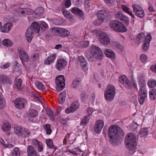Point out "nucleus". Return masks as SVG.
Listing matches in <instances>:
<instances>
[{
  "label": "nucleus",
  "instance_id": "obj_1",
  "mask_svg": "<svg viewBox=\"0 0 156 156\" xmlns=\"http://www.w3.org/2000/svg\"><path fill=\"white\" fill-rule=\"evenodd\" d=\"M136 137L132 133H128L125 139V144L126 147L129 150L132 151V153L135 151V147L136 142Z\"/></svg>",
  "mask_w": 156,
  "mask_h": 156
},
{
  "label": "nucleus",
  "instance_id": "obj_2",
  "mask_svg": "<svg viewBox=\"0 0 156 156\" xmlns=\"http://www.w3.org/2000/svg\"><path fill=\"white\" fill-rule=\"evenodd\" d=\"M108 133L110 143L113 146H116L117 145V125H111L108 128Z\"/></svg>",
  "mask_w": 156,
  "mask_h": 156
},
{
  "label": "nucleus",
  "instance_id": "obj_3",
  "mask_svg": "<svg viewBox=\"0 0 156 156\" xmlns=\"http://www.w3.org/2000/svg\"><path fill=\"white\" fill-rule=\"evenodd\" d=\"M115 94V88L112 84H108L105 90L104 96L108 101H112Z\"/></svg>",
  "mask_w": 156,
  "mask_h": 156
},
{
  "label": "nucleus",
  "instance_id": "obj_4",
  "mask_svg": "<svg viewBox=\"0 0 156 156\" xmlns=\"http://www.w3.org/2000/svg\"><path fill=\"white\" fill-rule=\"evenodd\" d=\"M65 80L64 76L63 75H60L57 77L55 79V83L56 85L55 88L58 91L63 90L65 86Z\"/></svg>",
  "mask_w": 156,
  "mask_h": 156
},
{
  "label": "nucleus",
  "instance_id": "obj_5",
  "mask_svg": "<svg viewBox=\"0 0 156 156\" xmlns=\"http://www.w3.org/2000/svg\"><path fill=\"white\" fill-rule=\"evenodd\" d=\"M51 30L52 32L55 33L56 35L59 36L65 37H67L70 35L69 31L64 28L53 27Z\"/></svg>",
  "mask_w": 156,
  "mask_h": 156
},
{
  "label": "nucleus",
  "instance_id": "obj_6",
  "mask_svg": "<svg viewBox=\"0 0 156 156\" xmlns=\"http://www.w3.org/2000/svg\"><path fill=\"white\" fill-rule=\"evenodd\" d=\"M27 101L25 99L19 98L15 99L14 104L15 107L18 109L21 110L24 108Z\"/></svg>",
  "mask_w": 156,
  "mask_h": 156
},
{
  "label": "nucleus",
  "instance_id": "obj_7",
  "mask_svg": "<svg viewBox=\"0 0 156 156\" xmlns=\"http://www.w3.org/2000/svg\"><path fill=\"white\" fill-rule=\"evenodd\" d=\"M67 61L64 58L58 59L55 64V68L58 71H61L64 69L67 66Z\"/></svg>",
  "mask_w": 156,
  "mask_h": 156
},
{
  "label": "nucleus",
  "instance_id": "obj_8",
  "mask_svg": "<svg viewBox=\"0 0 156 156\" xmlns=\"http://www.w3.org/2000/svg\"><path fill=\"white\" fill-rule=\"evenodd\" d=\"M133 12L135 15L140 18H143L145 15L144 12L142 8L138 5H132Z\"/></svg>",
  "mask_w": 156,
  "mask_h": 156
},
{
  "label": "nucleus",
  "instance_id": "obj_9",
  "mask_svg": "<svg viewBox=\"0 0 156 156\" xmlns=\"http://www.w3.org/2000/svg\"><path fill=\"white\" fill-rule=\"evenodd\" d=\"M110 12L107 10L101 9L99 10L97 13V17L98 19L102 20H104L105 19L106 20L111 19V16L109 15V13Z\"/></svg>",
  "mask_w": 156,
  "mask_h": 156
},
{
  "label": "nucleus",
  "instance_id": "obj_10",
  "mask_svg": "<svg viewBox=\"0 0 156 156\" xmlns=\"http://www.w3.org/2000/svg\"><path fill=\"white\" fill-rule=\"evenodd\" d=\"M91 53L95 57L99 59H101L103 57V53L100 48L98 47L94 46L91 48Z\"/></svg>",
  "mask_w": 156,
  "mask_h": 156
},
{
  "label": "nucleus",
  "instance_id": "obj_11",
  "mask_svg": "<svg viewBox=\"0 0 156 156\" xmlns=\"http://www.w3.org/2000/svg\"><path fill=\"white\" fill-rule=\"evenodd\" d=\"M119 82L128 89L130 88L132 86V82L125 76L122 75L119 78Z\"/></svg>",
  "mask_w": 156,
  "mask_h": 156
},
{
  "label": "nucleus",
  "instance_id": "obj_12",
  "mask_svg": "<svg viewBox=\"0 0 156 156\" xmlns=\"http://www.w3.org/2000/svg\"><path fill=\"white\" fill-rule=\"evenodd\" d=\"M99 41L101 44L105 45H108L110 43V39L108 35L104 33L100 34Z\"/></svg>",
  "mask_w": 156,
  "mask_h": 156
},
{
  "label": "nucleus",
  "instance_id": "obj_13",
  "mask_svg": "<svg viewBox=\"0 0 156 156\" xmlns=\"http://www.w3.org/2000/svg\"><path fill=\"white\" fill-rule=\"evenodd\" d=\"M151 39L152 37L150 35H148L145 37L142 45V50L144 52H145L148 50Z\"/></svg>",
  "mask_w": 156,
  "mask_h": 156
},
{
  "label": "nucleus",
  "instance_id": "obj_14",
  "mask_svg": "<svg viewBox=\"0 0 156 156\" xmlns=\"http://www.w3.org/2000/svg\"><path fill=\"white\" fill-rule=\"evenodd\" d=\"M139 95L138 100L140 104L143 105L146 98L147 94V91L146 90H140L139 92Z\"/></svg>",
  "mask_w": 156,
  "mask_h": 156
},
{
  "label": "nucleus",
  "instance_id": "obj_15",
  "mask_svg": "<svg viewBox=\"0 0 156 156\" xmlns=\"http://www.w3.org/2000/svg\"><path fill=\"white\" fill-rule=\"evenodd\" d=\"M27 156H38L36 150L31 145H29L27 148Z\"/></svg>",
  "mask_w": 156,
  "mask_h": 156
},
{
  "label": "nucleus",
  "instance_id": "obj_16",
  "mask_svg": "<svg viewBox=\"0 0 156 156\" xmlns=\"http://www.w3.org/2000/svg\"><path fill=\"white\" fill-rule=\"evenodd\" d=\"M118 19L122 23H124L126 26L128 25L129 18L122 12H118Z\"/></svg>",
  "mask_w": 156,
  "mask_h": 156
},
{
  "label": "nucleus",
  "instance_id": "obj_17",
  "mask_svg": "<svg viewBox=\"0 0 156 156\" xmlns=\"http://www.w3.org/2000/svg\"><path fill=\"white\" fill-rule=\"evenodd\" d=\"M12 80L10 77L4 75H0V84H11Z\"/></svg>",
  "mask_w": 156,
  "mask_h": 156
},
{
  "label": "nucleus",
  "instance_id": "obj_18",
  "mask_svg": "<svg viewBox=\"0 0 156 156\" xmlns=\"http://www.w3.org/2000/svg\"><path fill=\"white\" fill-rule=\"evenodd\" d=\"M78 59L80 62L81 67L84 71L86 72L88 70V65L84 58L82 56H80L78 57Z\"/></svg>",
  "mask_w": 156,
  "mask_h": 156
},
{
  "label": "nucleus",
  "instance_id": "obj_19",
  "mask_svg": "<svg viewBox=\"0 0 156 156\" xmlns=\"http://www.w3.org/2000/svg\"><path fill=\"white\" fill-rule=\"evenodd\" d=\"M32 146L36 147L39 152H41L43 151V145L41 142L36 139H33L32 142Z\"/></svg>",
  "mask_w": 156,
  "mask_h": 156
},
{
  "label": "nucleus",
  "instance_id": "obj_20",
  "mask_svg": "<svg viewBox=\"0 0 156 156\" xmlns=\"http://www.w3.org/2000/svg\"><path fill=\"white\" fill-rule=\"evenodd\" d=\"M28 28L30 30L32 31L34 34L38 33L40 30V25L38 23L36 22L32 23L31 26L29 27Z\"/></svg>",
  "mask_w": 156,
  "mask_h": 156
},
{
  "label": "nucleus",
  "instance_id": "obj_21",
  "mask_svg": "<svg viewBox=\"0 0 156 156\" xmlns=\"http://www.w3.org/2000/svg\"><path fill=\"white\" fill-rule=\"evenodd\" d=\"M56 54L53 53L48 56L44 62V64L47 65H50L54 62L56 58Z\"/></svg>",
  "mask_w": 156,
  "mask_h": 156
},
{
  "label": "nucleus",
  "instance_id": "obj_22",
  "mask_svg": "<svg viewBox=\"0 0 156 156\" xmlns=\"http://www.w3.org/2000/svg\"><path fill=\"white\" fill-rule=\"evenodd\" d=\"M71 12L74 14L78 16L80 18L83 19L84 14L82 11L77 7H73L71 9Z\"/></svg>",
  "mask_w": 156,
  "mask_h": 156
},
{
  "label": "nucleus",
  "instance_id": "obj_23",
  "mask_svg": "<svg viewBox=\"0 0 156 156\" xmlns=\"http://www.w3.org/2000/svg\"><path fill=\"white\" fill-rule=\"evenodd\" d=\"M124 136L123 130L118 126V143H121L122 141Z\"/></svg>",
  "mask_w": 156,
  "mask_h": 156
},
{
  "label": "nucleus",
  "instance_id": "obj_24",
  "mask_svg": "<svg viewBox=\"0 0 156 156\" xmlns=\"http://www.w3.org/2000/svg\"><path fill=\"white\" fill-rule=\"evenodd\" d=\"M19 52L20 55V58L21 60H23L26 62L29 61V57L26 51L20 50L19 51Z\"/></svg>",
  "mask_w": 156,
  "mask_h": 156
},
{
  "label": "nucleus",
  "instance_id": "obj_25",
  "mask_svg": "<svg viewBox=\"0 0 156 156\" xmlns=\"http://www.w3.org/2000/svg\"><path fill=\"white\" fill-rule=\"evenodd\" d=\"M24 127L21 126H15L14 128V133L18 137L22 136Z\"/></svg>",
  "mask_w": 156,
  "mask_h": 156
},
{
  "label": "nucleus",
  "instance_id": "obj_26",
  "mask_svg": "<svg viewBox=\"0 0 156 156\" xmlns=\"http://www.w3.org/2000/svg\"><path fill=\"white\" fill-rule=\"evenodd\" d=\"M44 9L42 7H38L35 10V17L37 19H39L44 13Z\"/></svg>",
  "mask_w": 156,
  "mask_h": 156
},
{
  "label": "nucleus",
  "instance_id": "obj_27",
  "mask_svg": "<svg viewBox=\"0 0 156 156\" xmlns=\"http://www.w3.org/2000/svg\"><path fill=\"white\" fill-rule=\"evenodd\" d=\"M22 80L20 78L16 80L15 84L13 86L14 88L17 89L19 91H22L23 88L22 86Z\"/></svg>",
  "mask_w": 156,
  "mask_h": 156
},
{
  "label": "nucleus",
  "instance_id": "obj_28",
  "mask_svg": "<svg viewBox=\"0 0 156 156\" xmlns=\"http://www.w3.org/2000/svg\"><path fill=\"white\" fill-rule=\"evenodd\" d=\"M139 83L140 87L139 90L141 89L146 90L145 87V86L146 85L145 80V76L143 75H141L139 77Z\"/></svg>",
  "mask_w": 156,
  "mask_h": 156
},
{
  "label": "nucleus",
  "instance_id": "obj_29",
  "mask_svg": "<svg viewBox=\"0 0 156 156\" xmlns=\"http://www.w3.org/2000/svg\"><path fill=\"white\" fill-rule=\"evenodd\" d=\"M121 8L123 12L127 13L132 18H135V17L133 14L132 11L127 6L124 5H121Z\"/></svg>",
  "mask_w": 156,
  "mask_h": 156
},
{
  "label": "nucleus",
  "instance_id": "obj_30",
  "mask_svg": "<svg viewBox=\"0 0 156 156\" xmlns=\"http://www.w3.org/2000/svg\"><path fill=\"white\" fill-rule=\"evenodd\" d=\"M34 34L31 30L28 28L27 29L25 34L26 39L28 42L30 43L33 37V34Z\"/></svg>",
  "mask_w": 156,
  "mask_h": 156
},
{
  "label": "nucleus",
  "instance_id": "obj_31",
  "mask_svg": "<svg viewBox=\"0 0 156 156\" xmlns=\"http://www.w3.org/2000/svg\"><path fill=\"white\" fill-rule=\"evenodd\" d=\"M127 30L126 27L121 22L118 21V32H124Z\"/></svg>",
  "mask_w": 156,
  "mask_h": 156
},
{
  "label": "nucleus",
  "instance_id": "obj_32",
  "mask_svg": "<svg viewBox=\"0 0 156 156\" xmlns=\"http://www.w3.org/2000/svg\"><path fill=\"white\" fill-rule=\"evenodd\" d=\"M12 24L10 23H8L4 24L2 27L1 31L2 32L7 33L10 30L11 27L12 26Z\"/></svg>",
  "mask_w": 156,
  "mask_h": 156
},
{
  "label": "nucleus",
  "instance_id": "obj_33",
  "mask_svg": "<svg viewBox=\"0 0 156 156\" xmlns=\"http://www.w3.org/2000/svg\"><path fill=\"white\" fill-rule=\"evenodd\" d=\"M11 126L10 123L7 121H4L2 124V129L4 131H8L10 129Z\"/></svg>",
  "mask_w": 156,
  "mask_h": 156
},
{
  "label": "nucleus",
  "instance_id": "obj_34",
  "mask_svg": "<svg viewBox=\"0 0 156 156\" xmlns=\"http://www.w3.org/2000/svg\"><path fill=\"white\" fill-rule=\"evenodd\" d=\"M104 53L106 57L109 58H114L115 55L114 52L111 49L108 48L105 49Z\"/></svg>",
  "mask_w": 156,
  "mask_h": 156
},
{
  "label": "nucleus",
  "instance_id": "obj_35",
  "mask_svg": "<svg viewBox=\"0 0 156 156\" xmlns=\"http://www.w3.org/2000/svg\"><path fill=\"white\" fill-rule=\"evenodd\" d=\"M66 96V94L65 91H63L59 94L58 100L60 104H62L65 102Z\"/></svg>",
  "mask_w": 156,
  "mask_h": 156
},
{
  "label": "nucleus",
  "instance_id": "obj_36",
  "mask_svg": "<svg viewBox=\"0 0 156 156\" xmlns=\"http://www.w3.org/2000/svg\"><path fill=\"white\" fill-rule=\"evenodd\" d=\"M23 130L21 136L24 138H28L31 134L30 130L28 129L25 127L24 128Z\"/></svg>",
  "mask_w": 156,
  "mask_h": 156
},
{
  "label": "nucleus",
  "instance_id": "obj_37",
  "mask_svg": "<svg viewBox=\"0 0 156 156\" xmlns=\"http://www.w3.org/2000/svg\"><path fill=\"white\" fill-rule=\"evenodd\" d=\"M38 115V112L35 110L31 109L28 112V115L31 118H34Z\"/></svg>",
  "mask_w": 156,
  "mask_h": 156
},
{
  "label": "nucleus",
  "instance_id": "obj_38",
  "mask_svg": "<svg viewBox=\"0 0 156 156\" xmlns=\"http://www.w3.org/2000/svg\"><path fill=\"white\" fill-rule=\"evenodd\" d=\"M148 131L147 128H143L140 130V134L141 137H146L148 134Z\"/></svg>",
  "mask_w": 156,
  "mask_h": 156
},
{
  "label": "nucleus",
  "instance_id": "obj_39",
  "mask_svg": "<svg viewBox=\"0 0 156 156\" xmlns=\"http://www.w3.org/2000/svg\"><path fill=\"white\" fill-rule=\"evenodd\" d=\"M109 26L111 28L116 31H117V21L112 20L109 23Z\"/></svg>",
  "mask_w": 156,
  "mask_h": 156
},
{
  "label": "nucleus",
  "instance_id": "obj_40",
  "mask_svg": "<svg viewBox=\"0 0 156 156\" xmlns=\"http://www.w3.org/2000/svg\"><path fill=\"white\" fill-rule=\"evenodd\" d=\"M46 142L48 147L51 149H55L56 146H54L52 140L51 139H47Z\"/></svg>",
  "mask_w": 156,
  "mask_h": 156
},
{
  "label": "nucleus",
  "instance_id": "obj_41",
  "mask_svg": "<svg viewBox=\"0 0 156 156\" xmlns=\"http://www.w3.org/2000/svg\"><path fill=\"white\" fill-rule=\"evenodd\" d=\"M3 45L6 47H10L12 44V42L9 39H4L2 42Z\"/></svg>",
  "mask_w": 156,
  "mask_h": 156
},
{
  "label": "nucleus",
  "instance_id": "obj_42",
  "mask_svg": "<svg viewBox=\"0 0 156 156\" xmlns=\"http://www.w3.org/2000/svg\"><path fill=\"white\" fill-rule=\"evenodd\" d=\"M43 127L46 131L47 134L50 135L51 133V126L50 124H47L43 126Z\"/></svg>",
  "mask_w": 156,
  "mask_h": 156
},
{
  "label": "nucleus",
  "instance_id": "obj_43",
  "mask_svg": "<svg viewBox=\"0 0 156 156\" xmlns=\"http://www.w3.org/2000/svg\"><path fill=\"white\" fill-rule=\"evenodd\" d=\"M149 96L152 100H154L156 98V90L155 89H151L149 92Z\"/></svg>",
  "mask_w": 156,
  "mask_h": 156
},
{
  "label": "nucleus",
  "instance_id": "obj_44",
  "mask_svg": "<svg viewBox=\"0 0 156 156\" xmlns=\"http://www.w3.org/2000/svg\"><path fill=\"white\" fill-rule=\"evenodd\" d=\"M80 96L82 102L85 103H87V97L86 96V92L84 91L82 92L80 94Z\"/></svg>",
  "mask_w": 156,
  "mask_h": 156
},
{
  "label": "nucleus",
  "instance_id": "obj_45",
  "mask_svg": "<svg viewBox=\"0 0 156 156\" xmlns=\"http://www.w3.org/2000/svg\"><path fill=\"white\" fill-rule=\"evenodd\" d=\"M70 106L73 110L74 112L78 108L79 104L78 102L75 101L73 102Z\"/></svg>",
  "mask_w": 156,
  "mask_h": 156
},
{
  "label": "nucleus",
  "instance_id": "obj_46",
  "mask_svg": "<svg viewBox=\"0 0 156 156\" xmlns=\"http://www.w3.org/2000/svg\"><path fill=\"white\" fill-rule=\"evenodd\" d=\"M80 82V80L79 79H76L74 80L72 84V87L73 88H76L79 85Z\"/></svg>",
  "mask_w": 156,
  "mask_h": 156
},
{
  "label": "nucleus",
  "instance_id": "obj_47",
  "mask_svg": "<svg viewBox=\"0 0 156 156\" xmlns=\"http://www.w3.org/2000/svg\"><path fill=\"white\" fill-rule=\"evenodd\" d=\"M147 84L150 87L154 88L156 86V81L154 80H150L148 81Z\"/></svg>",
  "mask_w": 156,
  "mask_h": 156
},
{
  "label": "nucleus",
  "instance_id": "obj_48",
  "mask_svg": "<svg viewBox=\"0 0 156 156\" xmlns=\"http://www.w3.org/2000/svg\"><path fill=\"white\" fill-rule=\"evenodd\" d=\"M47 115L50 117V119L53 121L54 120V117L51 111L49 109L46 110Z\"/></svg>",
  "mask_w": 156,
  "mask_h": 156
},
{
  "label": "nucleus",
  "instance_id": "obj_49",
  "mask_svg": "<svg viewBox=\"0 0 156 156\" xmlns=\"http://www.w3.org/2000/svg\"><path fill=\"white\" fill-rule=\"evenodd\" d=\"M87 118V116H85L83 118L80 123V125L81 126H85L87 125L88 122Z\"/></svg>",
  "mask_w": 156,
  "mask_h": 156
},
{
  "label": "nucleus",
  "instance_id": "obj_50",
  "mask_svg": "<svg viewBox=\"0 0 156 156\" xmlns=\"http://www.w3.org/2000/svg\"><path fill=\"white\" fill-rule=\"evenodd\" d=\"M35 84L37 87L39 89L43 90L45 88L44 86L40 82H37L35 83Z\"/></svg>",
  "mask_w": 156,
  "mask_h": 156
},
{
  "label": "nucleus",
  "instance_id": "obj_51",
  "mask_svg": "<svg viewBox=\"0 0 156 156\" xmlns=\"http://www.w3.org/2000/svg\"><path fill=\"white\" fill-rule=\"evenodd\" d=\"M52 22L55 24L58 25H60L63 23V22L61 20L58 19H54L52 20Z\"/></svg>",
  "mask_w": 156,
  "mask_h": 156
},
{
  "label": "nucleus",
  "instance_id": "obj_52",
  "mask_svg": "<svg viewBox=\"0 0 156 156\" xmlns=\"http://www.w3.org/2000/svg\"><path fill=\"white\" fill-rule=\"evenodd\" d=\"M12 156H20V153L18 147H15L14 148Z\"/></svg>",
  "mask_w": 156,
  "mask_h": 156
},
{
  "label": "nucleus",
  "instance_id": "obj_53",
  "mask_svg": "<svg viewBox=\"0 0 156 156\" xmlns=\"http://www.w3.org/2000/svg\"><path fill=\"white\" fill-rule=\"evenodd\" d=\"M40 29L43 31L44 30L48 27L47 24L44 22H43L40 25Z\"/></svg>",
  "mask_w": 156,
  "mask_h": 156
},
{
  "label": "nucleus",
  "instance_id": "obj_54",
  "mask_svg": "<svg viewBox=\"0 0 156 156\" xmlns=\"http://www.w3.org/2000/svg\"><path fill=\"white\" fill-rule=\"evenodd\" d=\"M145 37L144 34L143 33H141L138 34L136 37V40L139 41L142 40Z\"/></svg>",
  "mask_w": 156,
  "mask_h": 156
},
{
  "label": "nucleus",
  "instance_id": "obj_55",
  "mask_svg": "<svg viewBox=\"0 0 156 156\" xmlns=\"http://www.w3.org/2000/svg\"><path fill=\"white\" fill-rule=\"evenodd\" d=\"M140 59L143 62H146L147 61V57L145 54H143L140 56Z\"/></svg>",
  "mask_w": 156,
  "mask_h": 156
},
{
  "label": "nucleus",
  "instance_id": "obj_56",
  "mask_svg": "<svg viewBox=\"0 0 156 156\" xmlns=\"http://www.w3.org/2000/svg\"><path fill=\"white\" fill-rule=\"evenodd\" d=\"M124 51V49L123 47L121 45L118 43V52L121 55H122Z\"/></svg>",
  "mask_w": 156,
  "mask_h": 156
},
{
  "label": "nucleus",
  "instance_id": "obj_57",
  "mask_svg": "<svg viewBox=\"0 0 156 156\" xmlns=\"http://www.w3.org/2000/svg\"><path fill=\"white\" fill-rule=\"evenodd\" d=\"M62 13L65 17L67 19H69L70 18L71 14L67 10H64Z\"/></svg>",
  "mask_w": 156,
  "mask_h": 156
},
{
  "label": "nucleus",
  "instance_id": "obj_58",
  "mask_svg": "<svg viewBox=\"0 0 156 156\" xmlns=\"http://www.w3.org/2000/svg\"><path fill=\"white\" fill-rule=\"evenodd\" d=\"M98 125H95L94 127V129L96 133L98 134H99L102 129V128L98 126Z\"/></svg>",
  "mask_w": 156,
  "mask_h": 156
},
{
  "label": "nucleus",
  "instance_id": "obj_59",
  "mask_svg": "<svg viewBox=\"0 0 156 156\" xmlns=\"http://www.w3.org/2000/svg\"><path fill=\"white\" fill-rule=\"evenodd\" d=\"M104 20L98 19L94 21V24L96 26H99L101 25Z\"/></svg>",
  "mask_w": 156,
  "mask_h": 156
},
{
  "label": "nucleus",
  "instance_id": "obj_60",
  "mask_svg": "<svg viewBox=\"0 0 156 156\" xmlns=\"http://www.w3.org/2000/svg\"><path fill=\"white\" fill-rule=\"evenodd\" d=\"M96 125H98V126L103 128L104 126V122L101 120H98L96 122Z\"/></svg>",
  "mask_w": 156,
  "mask_h": 156
},
{
  "label": "nucleus",
  "instance_id": "obj_61",
  "mask_svg": "<svg viewBox=\"0 0 156 156\" xmlns=\"http://www.w3.org/2000/svg\"><path fill=\"white\" fill-rule=\"evenodd\" d=\"M5 105V102L4 100L2 99L0 95V108H3Z\"/></svg>",
  "mask_w": 156,
  "mask_h": 156
},
{
  "label": "nucleus",
  "instance_id": "obj_62",
  "mask_svg": "<svg viewBox=\"0 0 156 156\" xmlns=\"http://www.w3.org/2000/svg\"><path fill=\"white\" fill-rule=\"evenodd\" d=\"M71 0H66L65 1V5L66 8L69 7L71 5Z\"/></svg>",
  "mask_w": 156,
  "mask_h": 156
},
{
  "label": "nucleus",
  "instance_id": "obj_63",
  "mask_svg": "<svg viewBox=\"0 0 156 156\" xmlns=\"http://www.w3.org/2000/svg\"><path fill=\"white\" fill-rule=\"evenodd\" d=\"M59 122L62 125L65 124L67 122V120L66 119L61 118L59 119Z\"/></svg>",
  "mask_w": 156,
  "mask_h": 156
},
{
  "label": "nucleus",
  "instance_id": "obj_64",
  "mask_svg": "<svg viewBox=\"0 0 156 156\" xmlns=\"http://www.w3.org/2000/svg\"><path fill=\"white\" fill-rule=\"evenodd\" d=\"M10 65V64L9 62H7L5 63L1 67V68L2 69H5L9 67Z\"/></svg>",
  "mask_w": 156,
  "mask_h": 156
}]
</instances>
